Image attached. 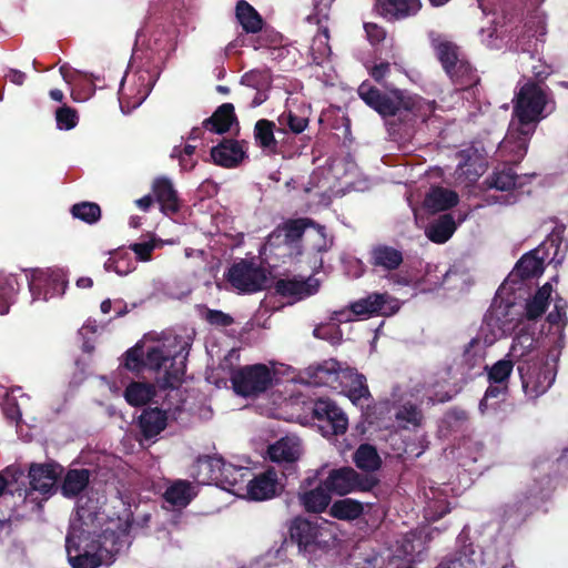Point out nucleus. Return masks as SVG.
<instances>
[{
    "label": "nucleus",
    "instance_id": "6ab92c4d",
    "mask_svg": "<svg viewBox=\"0 0 568 568\" xmlns=\"http://www.w3.org/2000/svg\"><path fill=\"white\" fill-rule=\"evenodd\" d=\"M375 9L388 21H395L414 16L420 9L419 0H376Z\"/></svg>",
    "mask_w": 568,
    "mask_h": 568
},
{
    "label": "nucleus",
    "instance_id": "4c0bfd02",
    "mask_svg": "<svg viewBox=\"0 0 568 568\" xmlns=\"http://www.w3.org/2000/svg\"><path fill=\"white\" fill-rule=\"evenodd\" d=\"M432 47L435 50L436 57L440 62L444 71H448V68L454 65L459 59L464 57L460 48L453 41L445 39H434Z\"/></svg>",
    "mask_w": 568,
    "mask_h": 568
},
{
    "label": "nucleus",
    "instance_id": "4468645a",
    "mask_svg": "<svg viewBox=\"0 0 568 568\" xmlns=\"http://www.w3.org/2000/svg\"><path fill=\"white\" fill-rule=\"evenodd\" d=\"M337 383L341 392L354 405H359L363 399L368 400L372 397L365 375L358 373L356 368H342Z\"/></svg>",
    "mask_w": 568,
    "mask_h": 568
},
{
    "label": "nucleus",
    "instance_id": "338daca9",
    "mask_svg": "<svg viewBox=\"0 0 568 568\" xmlns=\"http://www.w3.org/2000/svg\"><path fill=\"white\" fill-rule=\"evenodd\" d=\"M389 73L390 63L386 61L374 64L372 68L368 69V74L378 84H384Z\"/></svg>",
    "mask_w": 568,
    "mask_h": 568
},
{
    "label": "nucleus",
    "instance_id": "a19ab883",
    "mask_svg": "<svg viewBox=\"0 0 568 568\" xmlns=\"http://www.w3.org/2000/svg\"><path fill=\"white\" fill-rule=\"evenodd\" d=\"M165 501L175 507H186L193 499L192 486L187 480L178 479L163 494Z\"/></svg>",
    "mask_w": 568,
    "mask_h": 568
},
{
    "label": "nucleus",
    "instance_id": "f257e3e1",
    "mask_svg": "<svg viewBox=\"0 0 568 568\" xmlns=\"http://www.w3.org/2000/svg\"><path fill=\"white\" fill-rule=\"evenodd\" d=\"M357 94L368 108L386 120L390 129L397 124L414 126L422 109L420 98L417 95L395 87L382 90L368 80L359 84Z\"/></svg>",
    "mask_w": 568,
    "mask_h": 568
},
{
    "label": "nucleus",
    "instance_id": "09e8293b",
    "mask_svg": "<svg viewBox=\"0 0 568 568\" xmlns=\"http://www.w3.org/2000/svg\"><path fill=\"white\" fill-rule=\"evenodd\" d=\"M128 260V252L115 251L104 263V268L108 272H115L119 275H126L135 270V262H128L125 266H122L123 262Z\"/></svg>",
    "mask_w": 568,
    "mask_h": 568
},
{
    "label": "nucleus",
    "instance_id": "de8ad7c7",
    "mask_svg": "<svg viewBox=\"0 0 568 568\" xmlns=\"http://www.w3.org/2000/svg\"><path fill=\"white\" fill-rule=\"evenodd\" d=\"M487 369V377L490 384H508L509 377L514 369V361L503 358L497 361L491 367H484Z\"/></svg>",
    "mask_w": 568,
    "mask_h": 568
},
{
    "label": "nucleus",
    "instance_id": "6e6d98bb",
    "mask_svg": "<svg viewBox=\"0 0 568 568\" xmlns=\"http://www.w3.org/2000/svg\"><path fill=\"white\" fill-rule=\"evenodd\" d=\"M508 392V384H490L479 402V410L481 414H486L489 409V400L493 398L504 397Z\"/></svg>",
    "mask_w": 568,
    "mask_h": 568
},
{
    "label": "nucleus",
    "instance_id": "ea45409f",
    "mask_svg": "<svg viewBox=\"0 0 568 568\" xmlns=\"http://www.w3.org/2000/svg\"><path fill=\"white\" fill-rule=\"evenodd\" d=\"M363 513V504L352 498L335 500L329 508V515L339 520H354L359 518Z\"/></svg>",
    "mask_w": 568,
    "mask_h": 568
},
{
    "label": "nucleus",
    "instance_id": "c9c22d12",
    "mask_svg": "<svg viewBox=\"0 0 568 568\" xmlns=\"http://www.w3.org/2000/svg\"><path fill=\"white\" fill-rule=\"evenodd\" d=\"M275 292L283 297H298L312 295L316 288L310 283V280L281 278L274 284Z\"/></svg>",
    "mask_w": 568,
    "mask_h": 568
},
{
    "label": "nucleus",
    "instance_id": "2f4dec72",
    "mask_svg": "<svg viewBox=\"0 0 568 568\" xmlns=\"http://www.w3.org/2000/svg\"><path fill=\"white\" fill-rule=\"evenodd\" d=\"M483 185L486 190L495 189L503 192L511 191L521 186L519 183V175L510 166H504L500 170H495L485 179Z\"/></svg>",
    "mask_w": 568,
    "mask_h": 568
},
{
    "label": "nucleus",
    "instance_id": "473e14b6",
    "mask_svg": "<svg viewBox=\"0 0 568 568\" xmlns=\"http://www.w3.org/2000/svg\"><path fill=\"white\" fill-rule=\"evenodd\" d=\"M275 123L267 119H260L254 125V140L258 148L268 154H277L278 143L275 139Z\"/></svg>",
    "mask_w": 568,
    "mask_h": 568
},
{
    "label": "nucleus",
    "instance_id": "39448f33",
    "mask_svg": "<svg viewBox=\"0 0 568 568\" xmlns=\"http://www.w3.org/2000/svg\"><path fill=\"white\" fill-rule=\"evenodd\" d=\"M323 485L331 494L345 496L354 491H372L379 485V479L376 475L361 474L351 466H342L329 470Z\"/></svg>",
    "mask_w": 568,
    "mask_h": 568
},
{
    "label": "nucleus",
    "instance_id": "603ef678",
    "mask_svg": "<svg viewBox=\"0 0 568 568\" xmlns=\"http://www.w3.org/2000/svg\"><path fill=\"white\" fill-rule=\"evenodd\" d=\"M277 121L278 124L283 126L280 131L284 132L285 128H288V130L294 134L302 133L308 124L307 118L298 116L291 110L283 112L277 118Z\"/></svg>",
    "mask_w": 568,
    "mask_h": 568
},
{
    "label": "nucleus",
    "instance_id": "052dcab7",
    "mask_svg": "<svg viewBox=\"0 0 568 568\" xmlns=\"http://www.w3.org/2000/svg\"><path fill=\"white\" fill-rule=\"evenodd\" d=\"M524 27L531 37L546 34V21L544 17L536 11L528 14Z\"/></svg>",
    "mask_w": 568,
    "mask_h": 568
},
{
    "label": "nucleus",
    "instance_id": "2eb2a0df",
    "mask_svg": "<svg viewBox=\"0 0 568 568\" xmlns=\"http://www.w3.org/2000/svg\"><path fill=\"white\" fill-rule=\"evenodd\" d=\"M367 262L376 272L390 273L403 264L404 254L392 245L378 243L371 247Z\"/></svg>",
    "mask_w": 568,
    "mask_h": 568
},
{
    "label": "nucleus",
    "instance_id": "5701e85b",
    "mask_svg": "<svg viewBox=\"0 0 568 568\" xmlns=\"http://www.w3.org/2000/svg\"><path fill=\"white\" fill-rule=\"evenodd\" d=\"M169 410H171L170 406L165 408H146L142 412L139 417V425L142 435L146 439H151L158 436L162 430L165 429Z\"/></svg>",
    "mask_w": 568,
    "mask_h": 568
},
{
    "label": "nucleus",
    "instance_id": "58836bf2",
    "mask_svg": "<svg viewBox=\"0 0 568 568\" xmlns=\"http://www.w3.org/2000/svg\"><path fill=\"white\" fill-rule=\"evenodd\" d=\"M452 82L459 85L462 89L471 87L477 82L476 70L473 68L470 62L463 57L454 65L445 71Z\"/></svg>",
    "mask_w": 568,
    "mask_h": 568
},
{
    "label": "nucleus",
    "instance_id": "f03ea898",
    "mask_svg": "<svg viewBox=\"0 0 568 568\" xmlns=\"http://www.w3.org/2000/svg\"><path fill=\"white\" fill-rule=\"evenodd\" d=\"M535 348L534 335L521 329L513 339L508 356L518 357L517 371L523 389L530 398H537L552 385L556 372L544 356L532 354Z\"/></svg>",
    "mask_w": 568,
    "mask_h": 568
},
{
    "label": "nucleus",
    "instance_id": "bb28decb",
    "mask_svg": "<svg viewBox=\"0 0 568 568\" xmlns=\"http://www.w3.org/2000/svg\"><path fill=\"white\" fill-rule=\"evenodd\" d=\"M221 475L215 486L234 493L244 488V484L251 474L248 468L235 466L224 459Z\"/></svg>",
    "mask_w": 568,
    "mask_h": 568
},
{
    "label": "nucleus",
    "instance_id": "4d7b16f0",
    "mask_svg": "<svg viewBox=\"0 0 568 568\" xmlns=\"http://www.w3.org/2000/svg\"><path fill=\"white\" fill-rule=\"evenodd\" d=\"M19 290L20 284L17 275H0V296H4L10 302L14 303Z\"/></svg>",
    "mask_w": 568,
    "mask_h": 568
},
{
    "label": "nucleus",
    "instance_id": "412c9836",
    "mask_svg": "<svg viewBox=\"0 0 568 568\" xmlns=\"http://www.w3.org/2000/svg\"><path fill=\"white\" fill-rule=\"evenodd\" d=\"M152 191L164 214H175L180 211L178 191L170 179L166 176L156 178L152 183Z\"/></svg>",
    "mask_w": 568,
    "mask_h": 568
},
{
    "label": "nucleus",
    "instance_id": "4be33fe9",
    "mask_svg": "<svg viewBox=\"0 0 568 568\" xmlns=\"http://www.w3.org/2000/svg\"><path fill=\"white\" fill-rule=\"evenodd\" d=\"M341 369L342 364L334 358H329L316 366H310L306 369V375L308 383L312 385L335 388L336 386H334V384L338 381Z\"/></svg>",
    "mask_w": 568,
    "mask_h": 568
},
{
    "label": "nucleus",
    "instance_id": "c756f323",
    "mask_svg": "<svg viewBox=\"0 0 568 568\" xmlns=\"http://www.w3.org/2000/svg\"><path fill=\"white\" fill-rule=\"evenodd\" d=\"M459 201L458 194L449 189L442 186L433 187L425 196L424 207L433 213L446 211Z\"/></svg>",
    "mask_w": 568,
    "mask_h": 568
},
{
    "label": "nucleus",
    "instance_id": "e2e57ef3",
    "mask_svg": "<svg viewBox=\"0 0 568 568\" xmlns=\"http://www.w3.org/2000/svg\"><path fill=\"white\" fill-rule=\"evenodd\" d=\"M204 320L215 327H227L234 323V318L220 310L206 308Z\"/></svg>",
    "mask_w": 568,
    "mask_h": 568
},
{
    "label": "nucleus",
    "instance_id": "20e7f679",
    "mask_svg": "<svg viewBox=\"0 0 568 568\" xmlns=\"http://www.w3.org/2000/svg\"><path fill=\"white\" fill-rule=\"evenodd\" d=\"M547 103V94L544 89L534 81L526 82L516 93L514 116L524 128H534L542 119V112Z\"/></svg>",
    "mask_w": 568,
    "mask_h": 568
},
{
    "label": "nucleus",
    "instance_id": "ddd939ff",
    "mask_svg": "<svg viewBox=\"0 0 568 568\" xmlns=\"http://www.w3.org/2000/svg\"><path fill=\"white\" fill-rule=\"evenodd\" d=\"M245 144V141L224 138L211 149V158L214 164L226 169L239 166L247 156Z\"/></svg>",
    "mask_w": 568,
    "mask_h": 568
},
{
    "label": "nucleus",
    "instance_id": "c03bdc74",
    "mask_svg": "<svg viewBox=\"0 0 568 568\" xmlns=\"http://www.w3.org/2000/svg\"><path fill=\"white\" fill-rule=\"evenodd\" d=\"M475 551L471 546H465L460 550L445 557L436 568H477L473 558Z\"/></svg>",
    "mask_w": 568,
    "mask_h": 568
},
{
    "label": "nucleus",
    "instance_id": "393cba45",
    "mask_svg": "<svg viewBox=\"0 0 568 568\" xmlns=\"http://www.w3.org/2000/svg\"><path fill=\"white\" fill-rule=\"evenodd\" d=\"M459 163L457 165V173L459 176H464L466 180L474 182L485 171L484 159L477 154L476 150L466 149L457 153Z\"/></svg>",
    "mask_w": 568,
    "mask_h": 568
},
{
    "label": "nucleus",
    "instance_id": "6e6552de",
    "mask_svg": "<svg viewBox=\"0 0 568 568\" xmlns=\"http://www.w3.org/2000/svg\"><path fill=\"white\" fill-rule=\"evenodd\" d=\"M27 280L33 301H48L53 296L62 295L67 287V280L60 270L36 268L27 275Z\"/></svg>",
    "mask_w": 568,
    "mask_h": 568
},
{
    "label": "nucleus",
    "instance_id": "3c124183",
    "mask_svg": "<svg viewBox=\"0 0 568 568\" xmlns=\"http://www.w3.org/2000/svg\"><path fill=\"white\" fill-rule=\"evenodd\" d=\"M329 414H334L339 417V422L345 424V413L332 400L329 399H317L314 404L313 416L318 422H323Z\"/></svg>",
    "mask_w": 568,
    "mask_h": 568
},
{
    "label": "nucleus",
    "instance_id": "e433bc0d",
    "mask_svg": "<svg viewBox=\"0 0 568 568\" xmlns=\"http://www.w3.org/2000/svg\"><path fill=\"white\" fill-rule=\"evenodd\" d=\"M156 396L155 386L151 383L133 381L124 390V398L132 407L144 406Z\"/></svg>",
    "mask_w": 568,
    "mask_h": 568
},
{
    "label": "nucleus",
    "instance_id": "423d86ee",
    "mask_svg": "<svg viewBox=\"0 0 568 568\" xmlns=\"http://www.w3.org/2000/svg\"><path fill=\"white\" fill-rule=\"evenodd\" d=\"M234 392L242 397H256L273 384V372L265 364H253L235 369L231 375Z\"/></svg>",
    "mask_w": 568,
    "mask_h": 568
},
{
    "label": "nucleus",
    "instance_id": "7ed1b4c3",
    "mask_svg": "<svg viewBox=\"0 0 568 568\" xmlns=\"http://www.w3.org/2000/svg\"><path fill=\"white\" fill-rule=\"evenodd\" d=\"M312 219H288L277 225L266 237L262 254L276 263H287L304 254V234Z\"/></svg>",
    "mask_w": 568,
    "mask_h": 568
},
{
    "label": "nucleus",
    "instance_id": "a18cd8bd",
    "mask_svg": "<svg viewBox=\"0 0 568 568\" xmlns=\"http://www.w3.org/2000/svg\"><path fill=\"white\" fill-rule=\"evenodd\" d=\"M513 307V304H504L503 302L494 303L487 310L484 322L490 326L493 329L498 328L500 331H505L510 321L507 318L508 310Z\"/></svg>",
    "mask_w": 568,
    "mask_h": 568
},
{
    "label": "nucleus",
    "instance_id": "b1692460",
    "mask_svg": "<svg viewBox=\"0 0 568 568\" xmlns=\"http://www.w3.org/2000/svg\"><path fill=\"white\" fill-rule=\"evenodd\" d=\"M233 123H237L234 105L226 102L217 106L213 114L203 121V128L215 134H224L230 131Z\"/></svg>",
    "mask_w": 568,
    "mask_h": 568
},
{
    "label": "nucleus",
    "instance_id": "69168bd1",
    "mask_svg": "<svg viewBox=\"0 0 568 568\" xmlns=\"http://www.w3.org/2000/svg\"><path fill=\"white\" fill-rule=\"evenodd\" d=\"M364 30L366 32L367 39L372 44H378L385 40L386 31L383 27L378 26L374 22H365Z\"/></svg>",
    "mask_w": 568,
    "mask_h": 568
},
{
    "label": "nucleus",
    "instance_id": "c85d7f7f",
    "mask_svg": "<svg viewBox=\"0 0 568 568\" xmlns=\"http://www.w3.org/2000/svg\"><path fill=\"white\" fill-rule=\"evenodd\" d=\"M331 499V491L325 488L323 481L313 489L298 493V501L307 513L320 514L324 511Z\"/></svg>",
    "mask_w": 568,
    "mask_h": 568
},
{
    "label": "nucleus",
    "instance_id": "9d476101",
    "mask_svg": "<svg viewBox=\"0 0 568 568\" xmlns=\"http://www.w3.org/2000/svg\"><path fill=\"white\" fill-rule=\"evenodd\" d=\"M534 132V128H524V125L519 123L517 128H514V124L511 123L504 141L500 144V153L508 156L509 162L515 164L519 163L527 154L529 141Z\"/></svg>",
    "mask_w": 568,
    "mask_h": 568
},
{
    "label": "nucleus",
    "instance_id": "dca6fc26",
    "mask_svg": "<svg viewBox=\"0 0 568 568\" xmlns=\"http://www.w3.org/2000/svg\"><path fill=\"white\" fill-rule=\"evenodd\" d=\"M247 495L252 500H266L278 494L280 485L277 471L268 468L244 484Z\"/></svg>",
    "mask_w": 568,
    "mask_h": 568
},
{
    "label": "nucleus",
    "instance_id": "a211bd4d",
    "mask_svg": "<svg viewBox=\"0 0 568 568\" xmlns=\"http://www.w3.org/2000/svg\"><path fill=\"white\" fill-rule=\"evenodd\" d=\"M224 458L217 454L200 455L193 465V478L202 485H216Z\"/></svg>",
    "mask_w": 568,
    "mask_h": 568
},
{
    "label": "nucleus",
    "instance_id": "5fc2aeb1",
    "mask_svg": "<svg viewBox=\"0 0 568 568\" xmlns=\"http://www.w3.org/2000/svg\"><path fill=\"white\" fill-rule=\"evenodd\" d=\"M395 417L397 420L419 426L423 420V413L416 405L406 403L398 408Z\"/></svg>",
    "mask_w": 568,
    "mask_h": 568
},
{
    "label": "nucleus",
    "instance_id": "f8f14e48",
    "mask_svg": "<svg viewBox=\"0 0 568 568\" xmlns=\"http://www.w3.org/2000/svg\"><path fill=\"white\" fill-rule=\"evenodd\" d=\"M61 471L62 467L54 462L31 464L29 468L31 489L39 491L47 499L55 491Z\"/></svg>",
    "mask_w": 568,
    "mask_h": 568
},
{
    "label": "nucleus",
    "instance_id": "a878e982",
    "mask_svg": "<svg viewBox=\"0 0 568 568\" xmlns=\"http://www.w3.org/2000/svg\"><path fill=\"white\" fill-rule=\"evenodd\" d=\"M268 457L272 462L287 464V469H295V462L300 458V446L288 437L281 438L268 447Z\"/></svg>",
    "mask_w": 568,
    "mask_h": 568
},
{
    "label": "nucleus",
    "instance_id": "9b49d317",
    "mask_svg": "<svg viewBox=\"0 0 568 568\" xmlns=\"http://www.w3.org/2000/svg\"><path fill=\"white\" fill-rule=\"evenodd\" d=\"M390 296L387 293H373L365 298H361L351 305L349 311L335 312V318L338 322L351 321L352 315H386L388 314L387 304Z\"/></svg>",
    "mask_w": 568,
    "mask_h": 568
},
{
    "label": "nucleus",
    "instance_id": "f704fd0d",
    "mask_svg": "<svg viewBox=\"0 0 568 568\" xmlns=\"http://www.w3.org/2000/svg\"><path fill=\"white\" fill-rule=\"evenodd\" d=\"M235 16L246 33H257L263 28V18L246 0H239L236 2Z\"/></svg>",
    "mask_w": 568,
    "mask_h": 568
},
{
    "label": "nucleus",
    "instance_id": "864d4df0",
    "mask_svg": "<svg viewBox=\"0 0 568 568\" xmlns=\"http://www.w3.org/2000/svg\"><path fill=\"white\" fill-rule=\"evenodd\" d=\"M55 121L59 130L69 131L78 125L79 115L75 109L64 104L55 110Z\"/></svg>",
    "mask_w": 568,
    "mask_h": 568
},
{
    "label": "nucleus",
    "instance_id": "72a5a7b5",
    "mask_svg": "<svg viewBox=\"0 0 568 568\" xmlns=\"http://www.w3.org/2000/svg\"><path fill=\"white\" fill-rule=\"evenodd\" d=\"M355 466L364 474L374 475L382 467V458L375 446L371 444H361L353 454Z\"/></svg>",
    "mask_w": 568,
    "mask_h": 568
},
{
    "label": "nucleus",
    "instance_id": "49530a36",
    "mask_svg": "<svg viewBox=\"0 0 568 568\" xmlns=\"http://www.w3.org/2000/svg\"><path fill=\"white\" fill-rule=\"evenodd\" d=\"M70 213L74 219H78L87 224H94L101 220V207L95 202L83 201L75 203L71 206Z\"/></svg>",
    "mask_w": 568,
    "mask_h": 568
},
{
    "label": "nucleus",
    "instance_id": "0eeeda50",
    "mask_svg": "<svg viewBox=\"0 0 568 568\" xmlns=\"http://www.w3.org/2000/svg\"><path fill=\"white\" fill-rule=\"evenodd\" d=\"M226 281L241 293H256L264 288L267 280L264 268L242 258L225 273Z\"/></svg>",
    "mask_w": 568,
    "mask_h": 568
},
{
    "label": "nucleus",
    "instance_id": "0e129e2a",
    "mask_svg": "<svg viewBox=\"0 0 568 568\" xmlns=\"http://www.w3.org/2000/svg\"><path fill=\"white\" fill-rule=\"evenodd\" d=\"M548 303L539 300L536 296H532L527 301L525 306V316L529 321H535L539 318L547 310Z\"/></svg>",
    "mask_w": 568,
    "mask_h": 568
},
{
    "label": "nucleus",
    "instance_id": "aec40b11",
    "mask_svg": "<svg viewBox=\"0 0 568 568\" xmlns=\"http://www.w3.org/2000/svg\"><path fill=\"white\" fill-rule=\"evenodd\" d=\"M544 272V260L537 257L534 252L523 255L507 276L505 284H521L523 281L537 277Z\"/></svg>",
    "mask_w": 568,
    "mask_h": 568
},
{
    "label": "nucleus",
    "instance_id": "cd10ccee",
    "mask_svg": "<svg viewBox=\"0 0 568 568\" xmlns=\"http://www.w3.org/2000/svg\"><path fill=\"white\" fill-rule=\"evenodd\" d=\"M304 236V252L325 253L328 252L333 245V237L327 235L326 227L320 225L314 220H312V224H307V231Z\"/></svg>",
    "mask_w": 568,
    "mask_h": 568
},
{
    "label": "nucleus",
    "instance_id": "13d9d810",
    "mask_svg": "<svg viewBox=\"0 0 568 568\" xmlns=\"http://www.w3.org/2000/svg\"><path fill=\"white\" fill-rule=\"evenodd\" d=\"M2 413L10 423L19 424L21 420V410L14 396L7 394L1 403Z\"/></svg>",
    "mask_w": 568,
    "mask_h": 568
},
{
    "label": "nucleus",
    "instance_id": "1a4fd4ad",
    "mask_svg": "<svg viewBox=\"0 0 568 568\" xmlns=\"http://www.w3.org/2000/svg\"><path fill=\"white\" fill-rule=\"evenodd\" d=\"M68 559L72 568H98L101 557L97 554L99 545L95 541L89 544V536L81 531L79 535L69 531L65 538Z\"/></svg>",
    "mask_w": 568,
    "mask_h": 568
},
{
    "label": "nucleus",
    "instance_id": "f3484780",
    "mask_svg": "<svg viewBox=\"0 0 568 568\" xmlns=\"http://www.w3.org/2000/svg\"><path fill=\"white\" fill-rule=\"evenodd\" d=\"M320 526L308 519L296 517L290 526V537L300 550L312 551L317 544Z\"/></svg>",
    "mask_w": 568,
    "mask_h": 568
},
{
    "label": "nucleus",
    "instance_id": "bf43d9fd",
    "mask_svg": "<svg viewBox=\"0 0 568 568\" xmlns=\"http://www.w3.org/2000/svg\"><path fill=\"white\" fill-rule=\"evenodd\" d=\"M170 357L164 354V351L160 347H151L145 355V368L152 371H160L166 365Z\"/></svg>",
    "mask_w": 568,
    "mask_h": 568
},
{
    "label": "nucleus",
    "instance_id": "8fccbe9b",
    "mask_svg": "<svg viewBox=\"0 0 568 568\" xmlns=\"http://www.w3.org/2000/svg\"><path fill=\"white\" fill-rule=\"evenodd\" d=\"M123 366L136 374L143 372L145 368V356L142 345H135L124 353Z\"/></svg>",
    "mask_w": 568,
    "mask_h": 568
},
{
    "label": "nucleus",
    "instance_id": "37998d69",
    "mask_svg": "<svg viewBox=\"0 0 568 568\" xmlns=\"http://www.w3.org/2000/svg\"><path fill=\"white\" fill-rule=\"evenodd\" d=\"M485 359V347L483 346L479 338L474 337L466 345L463 357L462 366L466 373H470L474 368L480 366Z\"/></svg>",
    "mask_w": 568,
    "mask_h": 568
},
{
    "label": "nucleus",
    "instance_id": "774afa93",
    "mask_svg": "<svg viewBox=\"0 0 568 568\" xmlns=\"http://www.w3.org/2000/svg\"><path fill=\"white\" fill-rule=\"evenodd\" d=\"M337 416L334 414H329L322 423H325V425H322L321 427H329L332 435H343L346 433L348 427V419L345 415V424L343 425V422L337 420Z\"/></svg>",
    "mask_w": 568,
    "mask_h": 568
},
{
    "label": "nucleus",
    "instance_id": "79ce46f5",
    "mask_svg": "<svg viewBox=\"0 0 568 568\" xmlns=\"http://www.w3.org/2000/svg\"><path fill=\"white\" fill-rule=\"evenodd\" d=\"M456 230V223L452 214H444L430 224L426 234L427 237L437 244L447 242Z\"/></svg>",
    "mask_w": 568,
    "mask_h": 568
},
{
    "label": "nucleus",
    "instance_id": "7c9ffc66",
    "mask_svg": "<svg viewBox=\"0 0 568 568\" xmlns=\"http://www.w3.org/2000/svg\"><path fill=\"white\" fill-rule=\"evenodd\" d=\"M91 473L87 468L69 469L61 484V494L65 498L79 496L89 485Z\"/></svg>",
    "mask_w": 568,
    "mask_h": 568
},
{
    "label": "nucleus",
    "instance_id": "680f3d73",
    "mask_svg": "<svg viewBox=\"0 0 568 568\" xmlns=\"http://www.w3.org/2000/svg\"><path fill=\"white\" fill-rule=\"evenodd\" d=\"M450 511L447 500H433L425 508V518L429 521H436Z\"/></svg>",
    "mask_w": 568,
    "mask_h": 568
}]
</instances>
